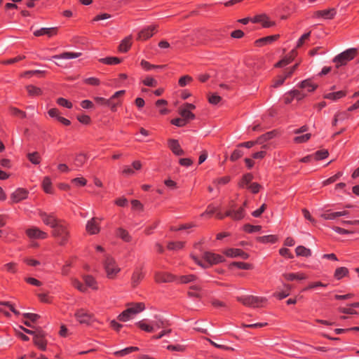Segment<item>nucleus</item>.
I'll return each mask as SVG.
<instances>
[{
    "mask_svg": "<svg viewBox=\"0 0 359 359\" xmlns=\"http://www.w3.org/2000/svg\"><path fill=\"white\" fill-rule=\"evenodd\" d=\"M145 309L143 303H133L128 304V308L121 313L118 319L122 322H126L134 318L137 314L140 313Z\"/></svg>",
    "mask_w": 359,
    "mask_h": 359,
    "instance_id": "nucleus-1",
    "label": "nucleus"
},
{
    "mask_svg": "<svg viewBox=\"0 0 359 359\" xmlns=\"http://www.w3.org/2000/svg\"><path fill=\"white\" fill-rule=\"evenodd\" d=\"M103 265L107 276L111 279L114 278L121 271L115 259L109 255H105Z\"/></svg>",
    "mask_w": 359,
    "mask_h": 359,
    "instance_id": "nucleus-2",
    "label": "nucleus"
},
{
    "mask_svg": "<svg viewBox=\"0 0 359 359\" xmlns=\"http://www.w3.org/2000/svg\"><path fill=\"white\" fill-rule=\"evenodd\" d=\"M358 50L354 48H348L341 53L337 55L333 60L336 63L337 67L345 65L346 63L353 60L357 55Z\"/></svg>",
    "mask_w": 359,
    "mask_h": 359,
    "instance_id": "nucleus-3",
    "label": "nucleus"
},
{
    "mask_svg": "<svg viewBox=\"0 0 359 359\" xmlns=\"http://www.w3.org/2000/svg\"><path fill=\"white\" fill-rule=\"evenodd\" d=\"M237 300L245 306L253 308L261 307L265 302H266V298L253 295L238 297Z\"/></svg>",
    "mask_w": 359,
    "mask_h": 359,
    "instance_id": "nucleus-4",
    "label": "nucleus"
},
{
    "mask_svg": "<svg viewBox=\"0 0 359 359\" xmlns=\"http://www.w3.org/2000/svg\"><path fill=\"white\" fill-rule=\"evenodd\" d=\"M74 316L81 324L89 325L93 320V315L84 309H78L75 312Z\"/></svg>",
    "mask_w": 359,
    "mask_h": 359,
    "instance_id": "nucleus-5",
    "label": "nucleus"
},
{
    "mask_svg": "<svg viewBox=\"0 0 359 359\" xmlns=\"http://www.w3.org/2000/svg\"><path fill=\"white\" fill-rule=\"evenodd\" d=\"M225 217H230L235 221H239L244 217L245 214L243 208H240L238 210H234V205L231 204L229 209L225 212Z\"/></svg>",
    "mask_w": 359,
    "mask_h": 359,
    "instance_id": "nucleus-6",
    "label": "nucleus"
},
{
    "mask_svg": "<svg viewBox=\"0 0 359 359\" xmlns=\"http://www.w3.org/2000/svg\"><path fill=\"white\" fill-rule=\"evenodd\" d=\"M52 234L55 237L57 238L60 240V242L62 243L65 241L68 234L66 229L64 226H52Z\"/></svg>",
    "mask_w": 359,
    "mask_h": 359,
    "instance_id": "nucleus-7",
    "label": "nucleus"
},
{
    "mask_svg": "<svg viewBox=\"0 0 359 359\" xmlns=\"http://www.w3.org/2000/svg\"><path fill=\"white\" fill-rule=\"evenodd\" d=\"M156 29V26H155V25L149 26V27H147L143 29L142 30H141L139 32L137 38V40L144 41V40L149 39L150 37H151L154 35V31Z\"/></svg>",
    "mask_w": 359,
    "mask_h": 359,
    "instance_id": "nucleus-8",
    "label": "nucleus"
},
{
    "mask_svg": "<svg viewBox=\"0 0 359 359\" xmlns=\"http://www.w3.org/2000/svg\"><path fill=\"white\" fill-rule=\"evenodd\" d=\"M203 258L210 264H216L224 261V258L221 255L210 252H204Z\"/></svg>",
    "mask_w": 359,
    "mask_h": 359,
    "instance_id": "nucleus-9",
    "label": "nucleus"
},
{
    "mask_svg": "<svg viewBox=\"0 0 359 359\" xmlns=\"http://www.w3.org/2000/svg\"><path fill=\"white\" fill-rule=\"evenodd\" d=\"M26 233L30 238H44L47 235L46 232L41 231L36 227L27 229Z\"/></svg>",
    "mask_w": 359,
    "mask_h": 359,
    "instance_id": "nucleus-10",
    "label": "nucleus"
},
{
    "mask_svg": "<svg viewBox=\"0 0 359 359\" xmlns=\"http://www.w3.org/2000/svg\"><path fill=\"white\" fill-rule=\"evenodd\" d=\"M28 191L24 189H18L15 191L11 196L13 203H18L20 201L25 199L27 196Z\"/></svg>",
    "mask_w": 359,
    "mask_h": 359,
    "instance_id": "nucleus-11",
    "label": "nucleus"
},
{
    "mask_svg": "<svg viewBox=\"0 0 359 359\" xmlns=\"http://www.w3.org/2000/svg\"><path fill=\"white\" fill-rule=\"evenodd\" d=\"M168 147L175 155L181 156L184 154L177 140H168Z\"/></svg>",
    "mask_w": 359,
    "mask_h": 359,
    "instance_id": "nucleus-12",
    "label": "nucleus"
},
{
    "mask_svg": "<svg viewBox=\"0 0 359 359\" xmlns=\"http://www.w3.org/2000/svg\"><path fill=\"white\" fill-rule=\"evenodd\" d=\"M57 29L56 27H43L40 29L36 30L34 32V35L35 36H40L42 35H48L49 37H51L53 35H55L57 34Z\"/></svg>",
    "mask_w": 359,
    "mask_h": 359,
    "instance_id": "nucleus-13",
    "label": "nucleus"
},
{
    "mask_svg": "<svg viewBox=\"0 0 359 359\" xmlns=\"http://www.w3.org/2000/svg\"><path fill=\"white\" fill-rule=\"evenodd\" d=\"M253 22L261 23L264 27H270L274 25V22L269 20V18L265 15H260L252 19Z\"/></svg>",
    "mask_w": 359,
    "mask_h": 359,
    "instance_id": "nucleus-14",
    "label": "nucleus"
},
{
    "mask_svg": "<svg viewBox=\"0 0 359 359\" xmlns=\"http://www.w3.org/2000/svg\"><path fill=\"white\" fill-rule=\"evenodd\" d=\"M155 280L158 283H168L174 280V276L170 273L157 272L155 274Z\"/></svg>",
    "mask_w": 359,
    "mask_h": 359,
    "instance_id": "nucleus-15",
    "label": "nucleus"
},
{
    "mask_svg": "<svg viewBox=\"0 0 359 359\" xmlns=\"http://www.w3.org/2000/svg\"><path fill=\"white\" fill-rule=\"evenodd\" d=\"M204 215L206 216H215V217L218 219L224 218V215L218 210V208L214 205H209L204 213Z\"/></svg>",
    "mask_w": 359,
    "mask_h": 359,
    "instance_id": "nucleus-16",
    "label": "nucleus"
},
{
    "mask_svg": "<svg viewBox=\"0 0 359 359\" xmlns=\"http://www.w3.org/2000/svg\"><path fill=\"white\" fill-rule=\"evenodd\" d=\"M43 222L45 224H58L61 221L53 215H48L45 212L41 213Z\"/></svg>",
    "mask_w": 359,
    "mask_h": 359,
    "instance_id": "nucleus-17",
    "label": "nucleus"
},
{
    "mask_svg": "<svg viewBox=\"0 0 359 359\" xmlns=\"http://www.w3.org/2000/svg\"><path fill=\"white\" fill-rule=\"evenodd\" d=\"M336 13L337 12L334 8H330L328 10L318 11L316 13V15L318 17H322L325 19H332Z\"/></svg>",
    "mask_w": 359,
    "mask_h": 359,
    "instance_id": "nucleus-18",
    "label": "nucleus"
},
{
    "mask_svg": "<svg viewBox=\"0 0 359 359\" xmlns=\"http://www.w3.org/2000/svg\"><path fill=\"white\" fill-rule=\"evenodd\" d=\"M45 334L41 333L36 337H34V344L41 350L45 351L46 348V341L44 339Z\"/></svg>",
    "mask_w": 359,
    "mask_h": 359,
    "instance_id": "nucleus-19",
    "label": "nucleus"
},
{
    "mask_svg": "<svg viewBox=\"0 0 359 359\" xmlns=\"http://www.w3.org/2000/svg\"><path fill=\"white\" fill-rule=\"evenodd\" d=\"M144 276V274L140 270L135 271L131 278L132 286L133 287H137Z\"/></svg>",
    "mask_w": 359,
    "mask_h": 359,
    "instance_id": "nucleus-20",
    "label": "nucleus"
},
{
    "mask_svg": "<svg viewBox=\"0 0 359 359\" xmlns=\"http://www.w3.org/2000/svg\"><path fill=\"white\" fill-rule=\"evenodd\" d=\"M348 214L347 211H341V212H326L323 214L321 216L325 219L334 220L337 217L341 216H345Z\"/></svg>",
    "mask_w": 359,
    "mask_h": 359,
    "instance_id": "nucleus-21",
    "label": "nucleus"
},
{
    "mask_svg": "<svg viewBox=\"0 0 359 359\" xmlns=\"http://www.w3.org/2000/svg\"><path fill=\"white\" fill-rule=\"evenodd\" d=\"M81 55V53L65 52L60 55H55L53 57L55 59H74Z\"/></svg>",
    "mask_w": 359,
    "mask_h": 359,
    "instance_id": "nucleus-22",
    "label": "nucleus"
},
{
    "mask_svg": "<svg viewBox=\"0 0 359 359\" xmlns=\"http://www.w3.org/2000/svg\"><path fill=\"white\" fill-rule=\"evenodd\" d=\"M345 95H346V93L344 91L340 90V91H337V92L327 93L324 95V97L326 99L337 101Z\"/></svg>",
    "mask_w": 359,
    "mask_h": 359,
    "instance_id": "nucleus-23",
    "label": "nucleus"
},
{
    "mask_svg": "<svg viewBox=\"0 0 359 359\" xmlns=\"http://www.w3.org/2000/svg\"><path fill=\"white\" fill-rule=\"evenodd\" d=\"M131 46V36H128L123 39L118 46V50L121 52L125 53L128 50Z\"/></svg>",
    "mask_w": 359,
    "mask_h": 359,
    "instance_id": "nucleus-24",
    "label": "nucleus"
},
{
    "mask_svg": "<svg viewBox=\"0 0 359 359\" xmlns=\"http://www.w3.org/2000/svg\"><path fill=\"white\" fill-rule=\"evenodd\" d=\"M332 226V229L334 231H336L337 233H338L339 234H342V235H345V236H350L356 232L355 230L351 229H343L339 226Z\"/></svg>",
    "mask_w": 359,
    "mask_h": 359,
    "instance_id": "nucleus-25",
    "label": "nucleus"
},
{
    "mask_svg": "<svg viewBox=\"0 0 359 359\" xmlns=\"http://www.w3.org/2000/svg\"><path fill=\"white\" fill-rule=\"evenodd\" d=\"M274 135H275L274 131H271V132L266 133L262 135V136L259 137L257 139L256 142H257V144H262L265 142L272 139L274 137Z\"/></svg>",
    "mask_w": 359,
    "mask_h": 359,
    "instance_id": "nucleus-26",
    "label": "nucleus"
},
{
    "mask_svg": "<svg viewBox=\"0 0 359 359\" xmlns=\"http://www.w3.org/2000/svg\"><path fill=\"white\" fill-rule=\"evenodd\" d=\"M283 276L289 281L294 280H304L306 278V276L304 273H285Z\"/></svg>",
    "mask_w": 359,
    "mask_h": 359,
    "instance_id": "nucleus-27",
    "label": "nucleus"
},
{
    "mask_svg": "<svg viewBox=\"0 0 359 359\" xmlns=\"http://www.w3.org/2000/svg\"><path fill=\"white\" fill-rule=\"evenodd\" d=\"M295 252L297 256L309 257L311 255V250L302 245L297 247Z\"/></svg>",
    "mask_w": 359,
    "mask_h": 359,
    "instance_id": "nucleus-28",
    "label": "nucleus"
},
{
    "mask_svg": "<svg viewBox=\"0 0 359 359\" xmlns=\"http://www.w3.org/2000/svg\"><path fill=\"white\" fill-rule=\"evenodd\" d=\"M348 273V270L346 267H339L337 268L334 272V278L337 280L341 279L343 277L346 276Z\"/></svg>",
    "mask_w": 359,
    "mask_h": 359,
    "instance_id": "nucleus-29",
    "label": "nucleus"
},
{
    "mask_svg": "<svg viewBox=\"0 0 359 359\" xmlns=\"http://www.w3.org/2000/svg\"><path fill=\"white\" fill-rule=\"evenodd\" d=\"M27 156L29 161L32 162L33 164L37 165L40 163L41 157L38 152L35 151L32 153H28Z\"/></svg>",
    "mask_w": 359,
    "mask_h": 359,
    "instance_id": "nucleus-30",
    "label": "nucleus"
},
{
    "mask_svg": "<svg viewBox=\"0 0 359 359\" xmlns=\"http://www.w3.org/2000/svg\"><path fill=\"white\" fill-rule=\"evenodd\" d=\"M180 114L187 122L188 120L194 119L195 118V116L193 113H191V111L189 109H186L184 108H182L180 110Z\"/></svg>",
    "mask_w": 359,
    "mask_h": 359,
    "instance_id": "nucleus-31",
    "label": "nucleus"
},
{
    "mask_svg": "<svg viewBox=\"0 0 359 359\" xmlns=\"http://www.w3.org/2000/svg\"><path fill=\"white\" fill-rule=\"evenodd\" d=\"M279 38V35H272L266 37L262 38L256 41L257 43L267 44L271 43Z\"/></svg>",
    "mask_w": 359,
    "mask_h": 359,
    "instance_id": "nucleus-32",
    "label": "nucleus"
},
{
    "mask_svg": "<svg viewBox=\"0 0 359 359\" xmlns=\"http://www.w3.org/2000/svg\"><path fill=\"white\" fill-rule=\"evenodd\" d=\"M26 89H27L29 95L31 96H37V95H41L42 93L41 90L39 88L36 87L32 85L27 86Z\"/></svg>",
    "mask_w": 359,
    "mask_h": 359,
    "instance_id": "nucleus-33",
    "label": "nucleus"
},
{
    "mask_svg": "<svg viewBox=\"0 0 359 359\" xmlns=\"http://www.w3.org/2000/svg\"><path fill=\"white\" fill-rule=\"evenodd\" d=\"M252 179L253 176L251 174L248 173L245 175L239 184L240 187L243 188H247L248 185L251 184L250 182L252 180Z\"/></svg>",
    "mask_w": 359,
    "mask_h": 359,
    "instance_id": "nucleus-34",
    "label": "nucleus"
},
{
    "mask_svg": "<svg viewBox=\"0 0 359 359\" xmlns=\"http://www.w3.org/2000/svg\"><path fill=\"white\" fill-rule=\"evenodd\" d=\"M201 287L198 285H192L190 287V290L188 292V295L191 297L200 298L201 295L197 291L201 290Z\"/></svg>",
    "mask_w": 359,
    "mask_h": 359,
    "instance_id": "nucleus-35",
    "label": "nucleus"
},
{
    "mask_svg": "<svg viewBox=\"0 0 359 359\" xmlns=\"http://www.w3.org/2000/svg\"><path fill=\"white\" fill-rule=\"evenodd\" d=\"M136 325L142 330L147 332H152L154 330V326L147 324L144 320H140L136 323Z\"/></svg>",
    "mask_w": 359,
    "mask_h": 359,
    "instance_id": "nucleus-36",
    "label": "nucleus"
},
{
    "mask_svg": "<svg viewBox=\"0 0 359 359\" xmlns=\"http://www.w3.org/2000/svg\"><path fill=\"white\" fill-rule=\"evenodd\" d=\"M100 62L107 65H116L118 64L121 60L116 57H109L100 59Z\"/></svg>",
    "mask_w": 359,
    "mask_h": 359,
    "instance_id": "nucleus-37",
    "label": "nucleus"
},
{
    "mask_svg": "<svg viewBox=\"0 0 359 359\" xmlns=\"http://www.w3.org/2000/svg\"><path fill=\"white\" fill-rule=\"evenodd\" d=\"M300 87L306 88L309 92H312L316 88L317 86L311 83L309 80H305L300 83Z\"/></svg>",
    "mask_w": 359,
    "mask_h": 359,
    "instance_id": "nucleus-38",
    "label": "nucleus"
},
{
    "mask_svg": "<svg viewBox=\"0 0 359 359\" xmlns=\"http://www.w3.org/2000/svg\"><path fill=\"white\" fill-rule=\"evenodd\" d=\"M116 233L118 236H119L125 241H129L130 240V236L128 232L123 228H118L117 229Z\"/></svg>",
    "mask_w": 359,
    "mask_h": 359,
    "instance_id": "nucleus-39",
    "label": "nucleus"
},
{
    "mask_svg": "<svg viewBox=\"0 0 359 359\" xmlns=\"http://www.w3.org/2000/svg\"><path fill=\"white\" fill-rule=\"evenodd\" d=\"M51 181L50 179L48 177H44L43 182H42V187L45 192L48 194L51 193Z\"/></svg>",
    "mask_w": 359,
    "mask_h": 359,
    "instance_id": "nucleus-40",
    "label": "nucleus"
},
{
    "mask_svg": "<svg viewBox=\"0 0 359 359\" xmlns=\"http://www.w3.org/2000/svg\"><path fill=\"white\" fill-rule=\"evenodd\" d=\"M87 158L88 156L86 154H79L75 158L74 164L76 166L80 167L86 162Z\"/></svg>",
    "mask_w": 359,
    "mask_h": 359,
    "instance_id": "nucleus-41",
    "label": "nucleus"
},
{
    "mask_svg": "<svg viewBox=\"0 0 359 359\" xmlns=\"http://www.w3.org/2000/svg\"><path fill=\"white\" fill-rule=\"evenodd\" d=\"M224 254L229 257H237L240 255V249L229 248L224 251Z\"/></svg>",
    "mask_w": 359,
    "mask_h": 359,
    "instance_id": "nucleus-42",
    "label": "nucleus"
},
{
    "mask_svg": "<svg viewBox=\"0 0 359 359\" xmlns=\"http://www.w3.org/2000/svg\"><path fill=\"white\" fill-rule=\"evenodd\" d=\"M141 66L146 70H150L152 69H162L165 67V65H153L145 60L141 61Z\"/></svg>",
    "mask_w": 359,
    "mask_h": 359,
    "instance_id": "nucleus-43",
    "label": "nucleus"
},
{
    "mask_svg": "<svg viewBox=\"0 0 359 359\" xmlns=\"http://www.w3.org/2000/svg\"><path fill=\"white\" fill-rule=\"evenodd\" d=\"M196 279L194 275L182 276L179 278V281L181 283H189L194 282Z\"/></svg>",
    "mask_w": 359,
    "mask_h": 359,
    "instance_id": "nucleus-44",
    "label": "nucleus"
},
{
    "mask_svg": "<svg viewBox=\"0 0 359 359\" xmlns=\"http://www.w3.org/2000/svg\"><path fill=\"white\" fill-rule=\"evenodd\" d=\"M83 280L85 281V283L86 286L92 287L93 289H97L95 287V279L90 276H83Z\"/></svg>",
    "mask_w": 359,
    "mask_h": 359,
    "instance_id": "nucleus-45",
    "label": "nucleus"
},
{
    "mask_svg": "<svg viewBox=\"0 0 359 359\" xmlns=\"http://www.w3.org/2000/svg\"><path fill=\"white\" fill-rule=\"evenodd\" d=\"M277 238L273 235L264 236L258 238V241L262 243H275Z\"/></svg>",
    "mask_w": 359,
    "mask_h": 359,
    "instance_id": "nucleus-46",
    "label": "nucleus"
},
{
    "mask_svg": "<svg viewBox=\"0 0 359 359\" xmlns=\"http://www.w3.org/2000/svg\"><path fill=\"white\" fill-rule=\"evenodd\" d=\"M293 60L292 57H285L275 65V67H283Z\"/></svg>",
    "mask_w": 359,
    "mask_h": 359,
    "instance_id": "nucleus-47",
    "label": "nucleus"
},
{
    "mask_svg": "<svg viewBox=\"0 0 359 359\" xmlns=\"http://www.w3.org/2000/svg\"><path fill=\"white\" fill-rule=\"evenodd\" d=\"M72 284L74 287H75L77 290L81 292H85L86 287L84 286L79 280L76 278H72Z\"/></svg>",
    "mask_w": 359,
    "mask_h": 359,
    "instance_id": "nucleus-48",
    "label": "nucleus"
},
{
    "mask_svg": "<svg viewBox=\"0 0 359 359\" xmlns=\"http://www.w3.org/2000/svg\"><path fill=\"white\" fill-rule=\"evenodd\" d=\"M342 175V172H337L336 175H334V176L328 178L327 180H325L323 182V185L324 186H326V185H328L330 184H332V183H334V182H336L341 176Z\"/></svg>",
    "mask_w": 359,
    "mask_h": 359,
    "instance_id": "nucleus-49",
    "label": "nucleus"
},
{
    "mask_svg": "<svg viewBox=\"0 0 359 359\" xmlns=\"http://www.w3.org/2000/svg\"><path fill=\"white\" fill-rule=\"evenodd\" d=\"M222 98L220 96L215 93L210 94L208 95V101L212 104H217L221 101Z\"/></svg>",
    "mask_w": 359,
    "mask_h": 359,
    "instance_id": "nucleus-50",
    "label": "nucleus"
},
{
    "mask_svg": "<svg viewBox=\"0 0 359 359\" xmlns=\"http://www.w3.org/2000/svg\"><path fill=\"white\" fill-rule=\"evenodd\" d=\"M22 316L25 319H27L32 323L36 322L40 318V316H39L38 314L31 313H23Z\"/></svg>",
    "mask_w": 359,
    "mask_h": 359,
    "instance_id": "nucleus-51",
    "label": "nucleus"
},
{
    "mask_svg": "<svg viewBox=\"0 0 359 359\" xmlns=\"http://www.w3.org/2000/svg\"><path fill=\"white\" fill-rule=\"evenodd\" d=\"M310 137H311V134L307 133V134H305L303 135L295 137L294 139V141L296 143H302V142H305L308 141L310 139Z\"/></svg>",
    "mask_w": 359,
    "mask_h": 359,
    "instance_id": "nucleus-52",
    "label": "nucleus"
},
{
    "mask_svg": "<svg viewBox=\"0 0 359 359\" xmlns=\"http://www.w3.org/2000/svg\"><path fill=\"white\" fill-rule=\"evenodd\" d=\"M193 79L189 75L181 77L179 80V85L182 87L185 86L188 83L192 81Z\"/></svg>",
    "mask_w": 359,
    "mask_h": 359,
    "instance_id": "nucleus-53",
    "label": "nucleus"
},
{
    "mask_svg": "<svg viewBox=\"0 0 359 359\" xmlns=\"http://www.w3.org/2000/svg\"><path fill=\"white\" fill-rule=\"evenodd\" d=\"M328 151L327 150H320V151H318L316 152L315 154V156H316V158L317 160H320V159H323V158H325L326 157L328 156Z\"/></svg>",
    "mask_w": 359,
    "mask_h": 359,
    "instance_id": "nucleus-54",
    "label": "nucleus"
},
{
    "mask_svg": "<svg viewBox=\"0 0 359 359\" xmlns=\"http://www.w3.org/2000/svg\"><path fill=\"white\" fill-rule=\"evenodd\" d=\"M183 247V243L182 242H176V243H170L168 245V248L171 250H177L181 249Z\"/></svg>",
    "mask_w": 359,
    "mask_h": 359,
    "instance_id": "nucleus-55",
    "label": "nucleus"
},
{
    "mask_svg": "<svg viewBox=\"0 0 359 359\" xmlns=\"http://www.w3.org/2000/svg\"><path fill=\"white\" fill-rule=\"evenodd\" d=\"M57 103L60 104V106L67 107V108H71L72 107V104L70 102H69L67 100L60 97L57 100Z\"/></svg>",
    "mask_w": 359,
    "mask_h": 359,
    "instance_id": "nucleus-56",
    "label": "nucleus"
},
{
    "mask_svg": "<svg viewBox=\"0 0 359 359\" xmlns=\"http://www.w3.org/2000/svg\"><path fill=\"white\" fill-rule=\"evenodd\" d=\"M167 348L170 351L183 352L185 350V346L180 344L169 345L167 346Z\"/></svg>",
    "mask_w": 359,
    "mask_h": 359,
    "instance_id": "nucleus-57",
    "label": "nucleus"
},
{
    "mask_svg": "<svg viewBox=\"0 0 359 359\" xmlns=\"http://www.w3.org/2000/svg\"><path fill=\"white\" fill-rule=\"evenodd\" d=\"M232 265L237 266L239 269L248 270L252 269V265L244 262H233Z\"/></svg>",
    "mask_w": 359,
    "mask_h": 359,
    "instance_id": "nucleus-58",
    "label": "nucleus"
},
{
    "mask_svg": "<svg viewBox=\"0 0 359 359\" xmlns=\"http://www.w3.org/2000/svg\"><path fill=\"white\" fill-rule=\"evenodd\" d=\"M4 268L9 272L15 273L17 271V264L13 262L5 264Z\"/></svg>",
    "mask_w": 359,
    "mask_h": 359,
    "instance_id": "nucleus-59",
    "label": "nucleus"
},
{
    "mask_svg": "<svg viewBox=\"0 0 359 359\" xmlns=\"http://www.w3.org/2000/svg\"><path fill=\"white\" fill-rule=\"evenodd\" d=\"M310 35H311V32H307V33H306V34H303V35L300 37V39L298 40V41H297V48L301 47V46L304 44V41H305V40H306V39H308L309 38Z\"/></svg>",
    "mask_w": 359,
    "mask_h": 359,
    "instance_id": "nucleus-60",
    "label": "nucleus"
},
{
    "mask_svg": "<svg viewBox=\"0 0 359 359\" xmlns=\"http://www.w3.org/2000/svg\"><path fill=\"white\" fill-rule=\"evenodd\" d=\"M131 205L134 210H142L143 209V205L137 200H133Z\"/></svg>",
    "mask_w": 359,
    "mask_h": 359,
    "instance_id": "nucleus-61",
    "label": "nucleus"
},
{
    "mask_svg": "<svg viewBox=\"0 0 359 359\" xmlns=\"http://www.w3.org/2000/svg\"><path fill=\"white\" fill-rule=\"evenodd\" d=\"M260 187L261 186L257 183H251L248 185L247 189H248L251 192L256 194L259 192Z\"/></svg>",
    "mask_w": 359,
    "mask_h": 359,
    "instance_id": "nucleus-62",
    "label": "nucleus"
},
{
    "mask_svg": "<svg viewBox=\"0 0 359 359\" xmlns=\"http://www.w3.org/2000/svg\"><path fill=\"white\" fill-rule=\"evenodd\" d=\"M171 123L175 126H177L178 127H182V126H184L186 125L187 121L184 119H183V118H177L172 119L171 121Z\"/></svg>",
    "mask_w": 359,
    "mask_h": 359,
    "instance_id": "nucleus-63",
    "label": "nucleus"
},
{
    "mask_svg": "<svg viewBox=\"0 0 359 359\" xmlns=\"http://www.w3.org/2000/svg\"><path fill=\"white\" fill-rule=\"evenodd\" d=\"M143 83L147 86H156L157 81L151 77H147L144 81Z\"/></svg>",
    "mask_w": 359,
    "mask_h": 359,
    "instance_id": "nucleus-64",
    "label": "nucleus"
}]
</instances>
